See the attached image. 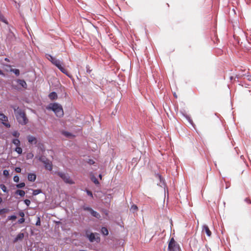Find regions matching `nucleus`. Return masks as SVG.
I'll return each instance as SVG.
<instances>
[{"label":"nucleus","mask_w":251,"mask_h":251,"mask_svg":"<svg viewBox=\"0 0 251 251\" xmlns=\"http://www.w3.org/2000/svg\"><path fill=\"white\" fill-rule=\"evenodd\" d=\"M202 232L205 233L206 235L210 237L211 235V232L210 230L209 227L206 225H204L202 227Z\"/></svg>","instance_id":"obj_10"},{"label":"nucleus","mask_w":251,"mask_h":251,"mask_svg":"<svg viewBox=\"0 0 251 251\" xmlns=\"http://www.w3.org/2000/svg\"><path fill=\"white\" fill-rule=\"evenodd\" d=\"M12 143L16 146V147L20 146V141L18 139H13Z\"/></svg>","instance_id":"obj_20"},{"label":"nucleus","mask_w":251,"mask_h":251,"mask_svg":"<svg viewBox=\"0 0 251 251\" xmlns=\"http://www.w3.org/2000/svg\"><path fill=\"white\" fill-rule=\"evenodd\" d=\"M13 180L15 182H18L19 181V177L18 176H15L13 178Z\"/></svg>","instance_id":"obj_37"},{"label":"nucleus","mask_w":251,"mask_h":251,"mask_svg":"<svg viewBox=\"0 0 251 251\" xmlns=\"http://www.w3.org/2000/svg\"><path fill=\"white\" fill-rule=\"evenodd\" d=\"M41 222H40V218L39 217L38 218V220L36 222V225L37 226H40Z\"/></svg>","instance_id":"obj_39"},{"label":"nucleus","mask_w":251,"mask_h":251,"mask_svg":"<svg viewBox=\"0 0 251 251\" xmlns=\"http://www.w3.org/2000/svg\"><path fill=\"white\" fill-rule=\"evenodd\" d=\"M25 186V183L22 182L16 185V187L18 188H22Z\"/></svg>","instance_id":"obj_30"},{"label":"nucleus","mask_w":251,"mask_h":251,"mask_svg":"<svg viewBox=\"0 0 251 251\" xmlns=\"http://www.w3.org/2000/svg\"><path fill=\"white\" fill-rule=\"evenodd\" d=\"M3 175L5 176H9V172H8V171H7L6 170H4L3 171Z\"/></svg>","instance_id":"obj_35"},{"label":"nucleus","mask_w":251,"mask_h":251,"mask_svg":"<svg viewBox=\"0 0 251 251\" xmlns=\"http://www.w3.org/2000/svg\"><path fill=\"white\" fill-rule=\"evenodd\" d=\"M156 176L158 177V178L160 179V181H161V179H162V178H161V176L159 175V174H157L156 175Z\"/></svg>","instance_id":"obj_44"},{"label":"nucleus","mask_w":251,"mask_h":251,"mask_svg":"<svg viewBox=\"0 0 251 251\" xmlns=\"http://www.w3.org/2000/svg\"><path fill=\"white\" fill-rule=\"evenodd\" d=\"M39 160L42 161L45 165L46 169L51 171L52 169V164L51 161L47 158H39Z\"/></svg>","instance_id":"obj_7"},{"label":"nucleus","mask_w":251,"mask_h":251,"mask_svg":"<svg viewBox=\"0 0 251 251\" xmlns=\"http://www.w3.org/2000/svg\"><path fill=\"white\" fill-rule=\"evenodd\" d=\"M99 178L101 179H102V175L101 174H100L99 176Z\"/></svg>","instance_id":"obj_47"},{"label":"nucleus","mask_w":251,"mask_h":251,"mask_svg":"<svg viewBox=\"0 0 251 251\" xmlns=\"http://www.w3.org/2000/svg\"><path fill=\"white\" fill-rule=\"evenodd\" d=\"M2 201V199L1 197H0V203Z\"/></svg>","instance_id":"obj_48"},{"label":"nucleus","mask_w":251,"mask_h":251,"mask_svg":"<svg viewBox=\"0 0 251 251\" xmlns=\"http://www.w3.org/2000/svg\"><path fill=\"white\" fill-rule=\"evenodd\" d=\"M168 249L170 251H180L179 245L175 241L173 238H172L169 242Z\"/></svg>","instance_id":"obj_3"},{"label":"nucleus","mask_w":251,"mask_h":251,"mask_svg":"<svg viewBox=\"0 0 251 251\" xmlns=\"http://www.w3.org/2000/svg\"><path fill=\"white\" fill-rule=\"evenodd\" d=\"M24 234L23 233H20L17 235L16 237L15 238L14 242L15 243L18 242L19 240H21L24 238Z\"/></svg>","instance_id":"obj_14"},{"label":"nucleus","mask_w":251,"mask_h":251,"mask_svg":"<svg viewBox=\"0 0 251 251\" xmlns=\"http://www.w3.org/2000/svg\"><path fill=\"white\" fill-rule=\"evenodd\" d=\"M87 193L89 196H91V197H93V194L91 191L89 190H87Z\"/></svg>","instance_id":"obj_41"},{"label":"nucleus","mask_w":251,"mask_h":251,"mask_svg":"<svg viewBox=\"0 0 251 251\" xmlns=\"http://www.w3.org/2000/svg\"><path fill=\"white\" fill-rule=\"evenodd\" d=\"M91 179L95 184L98 185L100 184L99 181L94 175L91 176Z\"/></svg>","instance_id":"obj_24"},{"label":"nucleus","mask_w":251,"mask_h":251,"mask_svg":"<svg viewBox=\"0 0 251 251\" xmlns=\"http://www.w3.org/2000/svg\"><path fill=\"white\" fill-rule=\"evenodd\" d=\"M49 98L51 100H54L57 98V95L55 92H52L49 94Z\"/></svg>","instance_id":"obj_16"},{"label":"nucleus","mask_w":251,"mask_h":251,"mask_svg":"<svg viewBox=\"0 0 251 251\" xmlns=\"http://www.w3.org/2000/svg\"><path fill=\"white\" fill-rule=\"evenodd\" d=\"M25 219L24 218H21L18 220V223L19 224H23L25 222Z\"/></svg>","instance_id":"obj_36"},{"label":"nucleus","mask_w":251,"mask_h":251,"mask_svg":"<svg viewBox=\"0 0 251 251\" xmlns=\"http://www.w3.org/2000/svg\"><path fill=\"white\" fill-rule=\"evenodd\" d=\"M19 214V216H21L22 218H24L25 216V213L22 211L20 212Z\"/></svg>","instance_id":"obj_43"},{"label":"nucleus","mask_w":251,"mask_h":251,"mask_svg":"<svg viewBox=\"0 0 251 251\" xmlns=\"http://www.w3.org/2000/svg\"><path fill=\"white\" fill-rule=\"evenodd\" d=\"M101 232L104 235L108 234V230L106 227H102L101 229Z\"/></svg>","instance_id":"obj_21"},{"label":"nucleus","mask_w":251,"mask_h":251,"mask_svg":"<svg viewBox=\"0 0 251 251\" xmlns=\"http://www.w3.org/2000/svg\"><path fill=\"white\" fill-rule=\"evenodd\" d=\"M5 60L6 61H8V59H7V58H5Z\"/></svg>","instance_id":"obj_50"},{"label":"nucleus","mask_w":251,"mask_h":251,"mask_svg":"<svg viewBox=\"0 0 251 251\" xmlns=\"http://www.w3.org/2000/svg\"><path fill=\"white\" fill-rule=\"evenodd\" d=\"M83 209L85 211H89L90 212V213H91L92 211L93 210V209L89 207H84Z\"/></svg>","instance_id":"obj_33"},{"label":"nucleus","mask_w":251,"mask_h":251,"mask_svg":"<svg viewBox=\"0 0 251 251\" xmlns=\"http://www.w3.org/2000/svg\"><path fill=\"white\" fill-rule=\"evenodd\" d=\"M62 134L65 136L69 138H72L75 137V136L72 133L66 131H63L62 132Z\"/></svg>","instance_id":"obj_15"},{"label":"nucleus","mask_w":251,"mask_h":251,"mask_svg":"<svg viewBox=\"0 0 251 251\" xmlns=\"http://www.w3.org/2000/svg\"><path fill=\"white\" fill-rule=\"evenodd\" d=\"M17 218V217L15 215H12L8 216V220H15Z\"/></svg>","instance_id":"obj_32"},{"label":"nucleus","mask_w":251,"mask_h":251,"mask_svg":"<svg viewBox=\"0 0 251 251\" xmlns=\"http://www.w3.org/2000/svg\"><path fill=\"white\" fill-rule=\"evenodd\" d=\"M130 210H132L133 212L138 210V207L137 205L133 204L131 206Z\"/></svg>","instance_id":"obj_29"},{"label":"nucleus","mask_w":251,"mask_h":251,"mask_svg":"<svg viewBox=\"0 0 251 251\" xmlns=\"http://www.w3.org/2000/svg\"><path fill=\"white\" fill-rule=\"evenodd\" d=\"M22 149L20 146L17 147L15 148V151L19 154L22 153Z\"/></svg>","instance_id":"obj_27"},{"label":"nucleus","mask_w":251,"mask_h":251,"mask_svg":"<svg viewBox=\"0 0 251 251\" xmlns=\"http://www.w3.org/2000/svg\"><path fill=\"white\" fill-rule=\"evenodd\" d=\"M52 63L56 66L62 73L65 74L69 77H71V75L68 73L67 71L62 66L61 61L59 59L55 58Z\"/></svg>","instance_id":"obj_4"},{"label":"nucleus","mask_w":251,"mask_h":251,"mask_svg":"<svg viewBox=\"0 0 251 251\" xmlns=\"http://www.w3.org/2000/svg\"><path fill=\"white\" fill-rule=\"evenodd\" d=\"M46 58L50 61L51 63L54 61V60L55 59V58L51 55L49 54H46Z\"/></svg>","instance_id":"obj_19"},{"label":"nucleus","mask_w":251,"mask_h":251,"mask_svg":"<svg viewBox=\"0 0 251 251\" xmlns=\"http://www.w3.org/2000/svg\"><path fill=\"white\" fill-rule=\"evenodd\" d=\"M0 75L5 76V74L2 72L1 70H0Z\"/></svg>","instance_id":"obj_45"},{"label":"nucleus","mask_w":251,"mask_h":251,"mask_svg":"<svg viewBox=\"0 0 251 251\" xmlns=\"http://www.w3.org/2000/svg\"><path fill=\"white\" fill-rule=\"evenodd\" d=\"M86 236L88 238L89 241L91 242H93L94 241H96L97 242H99L100 241V238L98 236L96 237L95 234L93 233H91L90 234L88 233V231H87L86 233Z\"/></svg>","instance_id":"obj_9"},{"label":"nucleus","mask_w":251,"mask_h":251,"mask_svg":"<svg viewBox=\"0 0 251 251\" xmlns=\"http://www.w3.org/2000/svg\"><path fill=\"white\" fill-rule=\"evenodd\" d=\"M248 77V79L249 80V81H251V75H248L247 76Z\"/></svg>","instance_id":"obj_46"},{"label":"nucleus","mask_w":251,"mask_h":251,"mask_svg":"<svg viewBox=\"0 0 251 251\" xmlns=\"http://www.w3.org/2000/svg\"><path fill=\"white\" fill-rule=\"evenodd\" d=\"M15 193L16 194L19 195L21 197H23L25 195V191L22 190H17Z\"/></svg>","instance_id":"obj_23"},{"label":"nucleus","mask_w":251,"mask_h":251,"mask_svg":"<svg viewBox=\"0 0 251 251\" xmlns=\"http://www.w3.org/2000/svg\"><path fill=\"white\" fill-rule=\"evenodd\" d=\"M17 83L20 85L24 88L26 89L27 88V84L26 82L23 79H17Z\"/></svg>","instance_id":"obj_12"},{"label":"nucleus","mask_w":251,"mask_h":251,"mask_svg":"<svg viewBox=\"0 0 251 251\" xmlns=\"http://www.w3.org/2000/svg\"><path fill=\"white\" fill-rule=\"evenodd\" d=\"M91 71H92V70H90L89 66H86V72H87V73L88 74H90L91 73Z\"/></svg>","instance_id":"obj_38"},{"label":"nucleus","mask_w":251,"mask_h":251,"mask_svg":"<svg viewBox=\"0 0 251 251\" xmlns=\"http://www.w3.org/2000/svg\"><path fill=\"white\" fill-rule=\"evenodd\" d=\"M91 214L93 216H94V217H96V218H97L98 219H100V214L99 213H98L97 212L94 211V210H93L92 211V212L91 213Z\"/></svg>","instance_id":"obj_17"},{"label":"nucleus","mask_w":251,"mask_h":251,"mask_svg":"<svg viewBox=\"0 0 251 251\" xmlns=\"http://www.w3.org/2000/svg\"><path fill=\"white\" fill-rule=\"evenodd\" d=\"M15 114L18 122L22 125H25L28 123V120L27 118L25 111L19 107H12Z\"/></svg>","instance_id":"obj_1"},{"label":"nucleus","mask_w":251,"mask_h":251,"mask_svg":"<svg viewBox=\"0 0 251 251\" xmlns=\"http://www.w3.org/2000/svg\"><path fill=\"white\" fill-rule=\"evenodd\" d=\"M40 193H41V190L40 189L34 190L33 192V195L35 196L40 194Z\"/></svg>","instance_id":"obj_31"},{"label":"nucleus","mask_w":251,"mask_h":251,"mask_svg":"<svg viewBox=\"0 0 251 251\" xmlns=\"http://www.w3.org/2000/svg\"><path fill=\"white\" fill-rule=\"evenodd\" d=\"M12 135L16 138H19L20 136V133L17 131H14L12 133Z\"/></svg>","instance_id":"obj_28"},{"label":"nucleus","mask_w":251,"mask_h":251,"mask_svg":"<svg viewBox=\"0 0 251 251\" xmlns=\"http://www.w3.org/2000/svg\"><path fill=\"white\" fill-rule=\"evenodd\" d=\"M190 246L191 248L193 251H199L201 248L200 244L196 239H192L191 240L190 243Z\"/></svg>","instance_id":"obj_6"},{"label":"nucleus","mask_w":251,"mask_h":251,"mask_svg":"<svg viewBox=\"0 0 251 251\" xmlns=\"http://www.w3.org/2000/svg\"><path fill=\"white\" fill-rule=\"evenodd\" d=\"M186 119L188 120V122L193 126L194 127L195 125L193 123L192 120L191 119L190 117L187 115H184Z\"/></svg>","instance_id":"obj_22"},{"label":"nucleus","mask_w":251,"mask_h":251,"mask_svg":"<svg viewBox=\"0 0 251 251\" xmlns=\"http://www.w3.org/2000/svg\"><path fill=\"white\" fill-rule=\"evenodd\" d=\"M15 171L17 172V173H20L21 172V169L20 168V167H16L15 168Z\"/></svg>","instance_id":"obj_42"},{"label":"nucleus","mask_w":251,"mask_h":251,"mask_svg":"<svg viewBox=\"0 0 251 251\" xmlns=\"http://www.w3.org/2000/svg\"><path fill=\"white\" fill-rule=\"evenodd\" d=\"M28 180L30 181L34 182L36 178V176L34 174H29L27 176Z\"/></svg>","instance_id":"obj_13"},{"label":"nucleus","mask_w":251,"mask_h":251,"mask_svg":"<svg viewBox=\"0 0 251 251\" xmlns=\"http://www.w3.org/2000/svg\"><path fill=\"white\" fill-rule=\"evenodd\" d=\"M88 163L90 165H92L95 163V161L92 159H89Z\"/></svg>","instance_id":"obj_40"},{"label":"nucleus","mask_w":251,"mask_h":251,"mask_svg":"<svg viewBox=\"0 0 251 251\" xmlns=\"http://www.w3.org/2000/svg\"><path fill=\"white\" fill-rule=\"evenodd\" d=\"M9 209L8 208H2L0 209V215L2 216L3 214L9 212Z\"/></svg>","instance_id":"obj_18"},{"label":"nucleus","mask_w":251,"mask_h":251,"mask_svg":"<svg viewBox=\"0 0 251 251\" xmlns=\"http://www.w3.org/2000/svg\"><path fill=\"white\" fill-rule=\"evenodd\" d=\"M0 121L2 124L7 128L10 127V124L8 122V118L7 116L0 112Z\"/></svg>","instance_id":"obj_8"},{"label":"nucleus","mask_w":251,"mask_h":251,"mask_svg":"<svg viewBox=\"0 0 251 251\" xmlns=\"http://www.w3.org/2000/svg\"><path fill=\"white\" fill-rule=\"evenodd\" d=\"M47 109L51 110L58 117H62L64 115V111L61 104L56 103H50L47 106Z\"/></svg>","instance_id":"obj_2"},{"label":"nucleus","mask_w":251,"mask_h":251,"mask_svg":"<svg viewBox=\"0 0 251 251\" xmlns=\"http://www.w3.org/2000/svg\"><path fill=\"white\" fill-rule=\"evenodd\" d=\"M10 72H13L17 76H19L20 75V71L17 69H11Z\"/></svg>","instance_id":"obj_25"},{"label":"nucleus","mask_w":251,"mask_h":251,"mask_svg":"<svg viewBox=\"0 0 251 251\" xmlns=\"http://www.w3.org/2000/svg\"><path fill=\"white\" fill-rule=\"evenodd\" d=\"M56 174L59 176L65 183L70 184L75 183L74 181L71 179L68 175L60 172H57Z\"/></svg>","instance_id":"obj_5"},{"label":"nucleus","mask_w":251,"mask_h":251,"mask_svg":"<svg viewBox=\"0 0 251 251\" xmlns=\"http://www.w3.org/2000/svg\"><path fill=\"white\" fill-rule=\"evenodd\" d=\"M24 202L27 206H29L30 204V201L27 199L25 200Z\"/></svg>","instance_id":"obj_34"},{"label":"nucleus","mask_w":251,"mask_h":251,"mask_svg":"<svg viewBox=\"0 0 251 251\" xmlns=\"http://www.w3.org/2000/svg\"><path fill=\"white\" fill-rule=\"evenodd\" d=\"M27 139L28 142L31 144H36L37 143L36 138L33 136L29 135L27 137Z\"/></svg>","instance_id":"obj_11"},{"label":"nucleus","mask_w":251,"mask_h":251,"mask_svg":"<svg viewBox=\"0 0 251 251\" xmlns=\"http://www.w3.org/2000/svg\"><path fill=\"white\" fill-rule=\"evenodd\" d=\"M174 96H175L176 98V94H175V93L174 94Z\"/></svg>","instance_id":"obj_49"},{"label":"nucleus","mask_w":251,"mask_h":251,"mask_svg":"<svg viewBox=\"0 0 251 251\" xmlns=\"http://www.w3.org/2000/svg\"><path fill=\"white\" fill-rule=\"evenodd\" d=\"M0 188H1V189L4 192H6L7 193L8 192V191H7V188L5 186V185L3 184H1L0 185Z\"/></svg>","instance_id":"obj_26"}]
</instances>
